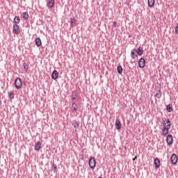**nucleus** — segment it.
<instances>
[{
	"mask_svg": "<svg viewBox=\"0 0 178 178\" xmlns=\"http://www.w3.org/2000/svg\"><path fill=\"white\" fill-rule=\"evenodd\" d=\"M118 25V23L116 22H113V27H116Z\"/></svg>",
	"mask_w": 178,
	"mask_h": 178,
	"instance_id": "31",
	"label": "nucleus"
},
{
	"mask_svg": "<svg viewBox=\"0 0 178 178\" xmlns=\"http://www.w3.org/2000/svg\"><path fill=\"white\" fill-rule=\"evenodd\" d=\"M170 129V128H167V129L162 133L163 136H168Z\"/></svg>",
	"mask_w": 178,
	"mask_h": 178,
	"instance_id": "29",
	"label": "nucleus"
},
{
	"mask_svg": "<svg viewBox=\"0 0 178 178\" xmlns=\"http://www.w3.org/2000/svg\"><path fill=\"white\" fill-rule=\"evenodd\" d=\"M136 49H133L131 51V57L132 59H134V60H131V63H134V62H136V58H138V56L137 54H136Z\"/></svg>",
	"mask_w": 178,
	"mask_h": 178,
	"instance_id": "4",
	"label": "nucleus"
},
{
	"mask_svg": "<svg viewBox=\"0 0 178 178\" xmlns=\"http://www.w3.org/2000/svg\"><path fill=\"white\" fill-rule=\"evenodd\" d=\"M163 126H165L166 127H168V129H170V126H171L170 120L165 119V121H163Z\"/></svg>",
	"mask_w": 178,
	"mask_h": 178,
	"instance_id": "15",
	"label": "nucleus"
},
{
	"mask_svg": "<svg viewBox=\"0 0 178 178\" xmlns=\"http://www.w3.org/2000/svg\"><path fill=\"white\" fill-rule=\"evenodd\" d=\"M98 178H102V177H99Z\"/></svg>",
	"mask_w": 178,
	"mask_h": 178,
	"instance_id": "33",
	"label": "nucleus"
},
{
	"mask_svg": "<svg viewBox=\"0 0 178 178\" xmlns=\"http://www.w3.org/2000/svg\"><path fill=\"white\" fill-rule=\"evenodd\" d=\"M117 71H118V74H122V73H123V67H122V65H119L117 67Z\"/></svg>",
	"mask_w": 178,
	"mask_h": 178,
	"instance_id": "23",
	"label": "nucleus"
},
{
	"mask_svg": "<svg viewBox=\"0 0 178 178\" xmlns=\"http://www.w3.org/2000/svg\"><path fill=\"white\" fill-rule=\"evenodd\" d=\"M89 166L90 169H94L97 166V161L95 157H90L89 159Z\"/></svg>",
	"mask_w": 178,
	"mask_h": 178,
	"instance_id": "2",
	"label": "nucleus"
},
{
	"mask_svg": "<svg viewBox=\"0 0 178 178\" xmlns=\"http://www.w3.org/2000/svg\"><path fill=\"white\" fill-rule=\"evenodd\" d=\"M166 110L168 112H172V111H173V105L172 104H169L167 106H166Z\"/></svg>",
	"mask_w": 178,
	"mask_h": 178,
	"instance_id": "20",
	"label": "nucleus"
},
{
	"mask_svg": "<svg viewBox=\"0 0 178 178\" xmlns=\"http://www.w3.org/2000/svg\"><path fill=\"white\" fill-rule=\"evenodd\" d=\"M14 23L15 24H19V23H20V18L19 17H17V16H15V17H14Z\"/></svg>",
	"mask_w": 178,
	"mask_h": 178,
	"instance_id": "22",
	"label": "nucleus"
},
{
	"mask_svg": "<svg viewBox=\"0 0 178 178\" xmlns=\"http://www.w3.org/2000/svg\"><path fill=\"white\" fill-rule=\"evenodd\" d=\"M115 127L117 130H120L122 129V122H120V120H119L118 119L115 120Z\"/></svg>",
	"mask_w": 178,
	"mask_h": 178,
	"instance_id": "10",
	"label": "nucleus"
},
{
	"mask_svg": "<svg viewBox=\"0 0 178 178\" xmlns=\"http://www.w3.org/2000/svg\"><path fill=\"white\" fill-rule=\"evenodd\" d=\"M35 151H39L41 149V142L38 141L35 145Z\"/></svg>",
	"mask_w": 178,
	"mask_h": 178,
	"instance_id": "19",
	"label": "nucleus"
},
{
	"mask_svg": "<svg viewBox=\"0 0 178 178\" xmlns=\"http://www.w3.org/2000/svg\"><path fill=\"white\" fill-rule=\"evenodd\" d=\"M51 169H52L54 173H56V169H58V166L56 165V164L53 163Z\"/></svg>",
	"mask_w": 178,
	"mask_h": 178,
	"instance_id": "26",
	"label": "nucleus"
},
{
	"mask_svg": "<svg viewBox=\"0 0 178 178\" xmlns=\"http://www.w3.org/2000/svg\"><path fill=\"white\" fill-rule=\"evenodd\" d=\"M136 53L138 54L139 56H141L143 54H144V49L140 46L138 49H136Z\"/></svg>",
	"mask_w": 178,
	"mask_h": 178,
	"instance_id": "12",
	"label": "nucleus"
},
{
	"mask_svg": "<svg viewBox=\"0 0 178 178\" xmlns=\"http://www.w3.org/2000/svg\"><path fill=\"white\" fill-rule=\"evenodd\" d=\"M76 24V18H74V17L71 18V19H70L71 26H73V24Z\"/></svg>",
	"mask_w": 178,
	"mask_h": 178,
	"instance_id": "27",
	"label": "nucleus"
},
{
	"mask_svg": "<svg viewBox=\"0 0 178 178\" xmlns=\"http://www.w3.org/2000/svg\"><path fill=\"white\" fill-rule=\"evenodd\" d=\"M154 163V166L156 169H158L159 168L161 167V160H159V159L155 158Z\"/></svg>",
	"mask_w": 178,
	"mask_h": 178,
	"instance_id": "11",
	"label": "nucleus"
},
{
	"mask_svg": "<svg viewBox=\"0 0 178 178\" xmlns=\"http://www.w3.org/2000/svg\"><path fill=\"white\" fill-rule=\"evenodd\" d=\"M23 66L25 72H27V70H29V65H27V63H24Z\"/></svg>",
	"mask_w": 178,
	"mask_h": 178,
	"instance_id": "28",
	"label": "nucleus"
},
{
	"mask_svg": "<svg viewBox=\"0 0 178 178\" xmlns=\"http://www.w3.org/2000/svg\"><path fill=\"white\" fill-rule=\"evenodd\" d=\"M22 17L24 19V20H27L29 19V13L24 12L22 14Z\"/></svg>",
	"mask_w": 178,
	"mask_h": 178,
	"instance_id": "24",
	"label": "nucleus"
},
{
	"mask_svg": "<svg viewBox=\"0 0 178 178\" xmlns=\"http://www.w3.org/2000/svg\"><path fill=\"white\" fill-rule=\"evenodd\" d=\"M8 98H10V99H13L15 98V93L13 92V91H10L8 93Z\"/></svg>",
	"mask_w": 178,
	"mask_h": 178,
	"instance_id": "25",
	"label": "nucleus"
},
{
	"mask_svg": "<svg viewBox=\"0 0 178 178\" xmlns=\"http://www.w3.org/2000/svg\"><path fill=\"white\" fill-rule=\"evenodd\" d=\"M166 143L168 145H172L173 144V136L172 134H168L166 138Z\"/></svg>",
	"mask_w": 178,
	"mask_h": 178,
	"instance_id": "6",
	"label": "nucleus"
},
{
	"mask_svg": "<svg viewBox=\"0 0 178 178\" xmlns=\"http://www.w3.org/2000/svg\"><path fill=\"white\" fill-rule=\"evenodd\" d=\"M58 77H59V72L56 70H54L51 74V79L53 80H57Z\"/></svg>",
	"mask_w": 178,
	"mask_h": 178,
	"instance_id": "7",
	"label": "nucleus"
},
{
	"mask_svg": "<svg viewBox=\"0 0 178 178\" xmlns=\"http://www.w3.org/2000/svg\"><path fill=\"white\" fill-rule=\"evenodd\" d=\"M72 126H74V129H79L80 124H79V122L77 120H74V122L72 123Z\"/></svg>",
	"mask_w": 178,
	"mask_h": 178,
	"instance_id": "21",
	"label": "nucleus"
},
{
	"mask_svg": "<svg viewBox=\"0 0 178 178\" xmlns=\"http://www.w3.org/2000/svg\"><path fill=\"white\" fill-rule=\"evenodd\" d=\"M168 129H169V127H168L165 125H163V129H161L162 133L165 131V130H167Z\"/></svg>",
	"mask_w": 178,
	"mask_h": 178,
	"instance_id": "30",
	"label": "nucleus"
},
{
	"mask_svg": "<svg viewBox=\"0 0 178 178\" xmlns=\"http://www.w3.org/2000/svg\"><path fill=\"white\" fill-rule=\"evenodd\" d=\"M47 5L49 9H52L55 5V0H49Z\"/></svg>",
	"mask_w": 178,
	"mask_h": 178,
	"instance_id": "13",
	"label": "nucleus"
},
{
	"mask_svg": "<svg viewBox=\"0 0 178 178\" xmlns=\"http://www.w3.org/2000/svg\"><path fill=\"white\" fill-rule=\"evenodd\" d=\"M155 5V0H147V6L149 8H153Z\"/></svg>",
	"mask_w": 178,
	"mask_h": 178,
	"instance_id": "17",
	"label": "nucleus"
},
{
	"mask_svg": "<svg viewBox=\"0 0 178 178\" xmlns=\"http://www.w3.org/2000/svg\"><path fill=\"white\" fill-rule=\"evenodd\" d=\"M13 29V31L15 34H19V33H20V27L19 25L14 24Z\"/></svg>",
	"mask_w": 178,
	"mask_h": 178,
	"instance_id": "8",
	"label": "nucleus"
},
{
	"mask_svg": "<svg viewBox=\"0 0 178 178\" xmlns=\"http://www.w3.org/2000/svg\"><path fill=\"white\" fill-rule=\"evenodd\" d=\"M77 97H79V93L77 92V91H73L71 95L72 102H76V99H77Z\"/></svg>",
	"mask_w": 178,
	"mask_h": 178,
	"instance_id": "9",
	"label": "nucleus"
},
{
	"mask_svg": "<svg viewBox=\"0 0 178 178\" xmlns=\"http://www.w3.org/2000/svg\"><path fill=\"white\" fill-rule=\"evenodd\" d=\"M175 33L178 34V25L175 28Z\"/></svg>",
	"mask_w": 178,
	"mask_h": 178,
	"instance_id": "32",
	"label": "nucleus"
},
{
	"mask_svg": "<svg viewBox=\"0 0 178 178\" xmlns=\"http://www.w3.org/2000/svg\"><path fill=\"white\" fill-rule=\"evenodd\" d=\"M15 86L17 90H20V88H22V87L23 86V83H22V79L20 78L15 79Z\"/></svg>",
	"mask_w": 178,
	"mask_h": 178,
	"instance_id": "1",
	"label": "nucleus"
},
{
	"mask_svg": "<svg viewBox=\"0 0 178 178\" xmlns=\"http://www.w3.org/2000/svg\"><path fill=\"white\" fill-rule=\"evenodd\" d=\"M170 161H171V163H172V165H177V161H178L177 155H176V154L173 153L171 156Z\"/></svg>",
	"mask_w": 178,
	"mask_h": 178,
	"instance_id": "3",
	"label": "nucleus"
},
{
	"mask_svg": "<svg viewBox=\"0 0 178 178\" xmlns=\"http://www.w3.org/2000/svg\"><path fill=\"white\" fill-rule=\"evenodd\" d=\"M155 96L159 99L162 97V92H161V87H157V92L156 93Z\"/></svg>",
	"mask_w": 178,
	"mask_h": 178,
	"instance_id": "16",
	"label": "nucleus"
},
{
	"mask_svg": "<svg viewBox=\"0 0 178 178\" xmlns=\"http://www.w3.org/2000/svg\"><path fill=\"white\" fill-rule=\"evenodd\" d=\"M138 66L140 69H144L145 67V59L144 58H140L138 60Z\"/></svg>",
	"mask_w": 178,
	"mask_h": 178,
	"instance_id": "5",
	"label": "nucleus"
},
{
	"mask_svg": "<svg viewBox=\"0 0 178 178\" xmlns=\"http://www.w3.org/2000/svg\"><path fill=\"white\" fill-rule=\"evenodd\" d=\"M77 104H76V102H72V106H71V111L72 112L76 113L77 112Z\"/></svg>",
	"mask_w": 178,
	"mask_h": 178,
	"instance_id": "14",
	"label": "nucleus"
},
{
	"mask_svg": "<svg viewBox=\"0 0 178 178\" xmlns=\"http://www.w3.org/2000/svg\"><path fill=\"white\" fill-rule=\"evenodd\" d=\"M35 42L37 47H41V45H42V42H41V38H37L35 40Z\"/></svg>",
	"mask_w": 178,
	"mask_h": 178,
	"instance_id": "18",
	"label": "nucleus"
}]
</instances>
